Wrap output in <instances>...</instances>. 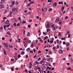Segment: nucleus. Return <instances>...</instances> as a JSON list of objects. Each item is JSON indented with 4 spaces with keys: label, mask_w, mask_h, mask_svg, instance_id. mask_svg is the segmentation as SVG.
I'll use <instances>...</instances> for the list:
<instances>
[{
    "label": "nucleus",
    "mask_w": 73,
    "mask_h": 73,
    "mask_svg": "<svg viewBox=\"0 0 73 73\" xmlns=\"http://www.w3.org/2000/svg\"><path fill=\"white\" fill-rule=\"evenodd\" d=\"M66 45L67 46H68V45H69V43H68L67 42L66 43Z\"/></svg>",
    "instance_id": "nucleus-25"
},
{
    "label": "nucleus",
    "mask_w": 73,
    "mask_h": 73,
    "mask_svg": "<svg viewBox=\"0 0 73 73\" xmlns=\"http://www.w3.org/2000/svg\"><path fill=\"white\" fill-rule=\"evenodd\" d=\"M51 1H52V0H48V2H51Z\"/></svg>",
    "instance_id": "nucleus-31"
},
{
    "label": "nucleus",
    "mask_w": 73,
    "mask_h": 73,
    "mask_svg": "<svg viewBox=\"0 0 73 73\" xmlns=\"http://www.w3.org/2000/svg\"><path fill=\"white\" fill-rule=\"evenodd\" d=\"M48 8H49V7L48 6V7L45 6V7H44V9H45L46 11V10H47V9H48Z\"/></svg>",
    "instance_id": "nucleus-15"
},
{
    "label": "nucleus",
    "mask_w": 73,
    "mask_h": 73,
    "mask_svg": "<svg viewBox=\"0 0 73 73\" xmlns=\"http://www.w3.org/2000/svg\"><path fill=\"white\" fill-rule=\"evenodd\" d=\"M39 62H38L36 61L35 62H34V65H37H37L38 64Z\"/></svg>",
    "instance_id": "nucleus-4"
},
{
    "label": "nucleus",
    "mask_w": 73,
    "mask_h": 73,
    "mask_svg": "<svg viewBox=\"0 0 73 73\" xmlns=\"http://www.w3.org/2000/svg\"><path fill=\"white\" fill-rule=\"evenodd\" d=\"M26 23V22H25V21H23L22 22V24H25V23Z\"/></svg>",
    "instance_id": "nucleus-20"
},
{
    "label": "nucleus",
    "mask_w": 73,
    "mask_h": 73,
    "mask_svg": "<svg viewBox=\"0 0 73 73\" xmlns=\"http://www.w3.org/2000/svg\"><path fill=\"white\" fill-rule=\"evenodd\" d=\"M11 4L12 5H14V4H15V1H13L11 2Z\"/></svg>",
    "instance_id": "nucleus-8"
},
{
    "label": "nucleus",
    "mask_w": 73,
    "mask_h": 73,
    "mask_svg": "<svg viewBox=\"0 0 73 73\" xmlns=\"http://www.w3.org/2000/svg\"><path fill=\"white\" fill-rule=\"evenodd\" d=\"M56 49V47H55L54 46L53 47V49Z\"/></svg>",
    "instance_id": "nucleus-62"
},
{
    "label": "nucleus",
    "mask_w": 73,
    "mask_h": 73,
    "mask_svg": "<svg viewBox=\"0 0 73 73\" xmlns=\"http://www.w3.org/2000/svg\"><path fill=\"white\" fill-rule=\"evenodd\" d=\"M34 3L35 2H34V1H31L30 2V4H33V3Z\"/></svg>",
    "instance_id": "nucleus-24"
},
{
    "label": "nucleus",
    "mask_w": 73,
    "mask_h": 73,
    "mask_svg": "<svg viewBox=\"0 0 73 73\" xmlns=\"http://www.w3.org/2000/svg\"><path fill=\"white\" fill-rule=\"evenodd\" d=\"M18 20L19 21H21V18L20 17H19V18L18 19Z\"/></svg>",
    "instance_id": "nucleus-18"
},
{
    "label": "nucleus",
    "mask_w": 73,
    "mask_h": 73,
    "mask_svg": "<svg viewBox=\"0 0 73 73\" xmlns=\"http://www.w3.org/2000/svg\"><path fill=\"white\" fill-rule=\"evenodd\" d=\"M21 54L22 55H23V54H25V52L23 51H22L21 52Z\"/></svg>",
    "instance_id": "nucleus-14"
},
{
    "label": "nucleus",
    "mask_w": 73,
    "mask_h": 73,
    "mask_svg": "<svg viewBox=\"0 0 73 73\" xmlns=\"http://www.w3.org/2000/svg\"><path fill=\"white\" fill-rule=\"evenodd\" d=\"M7 25H4L3 28H7Z\"/></svg>",
    "instance_id": "nucleus-26"
},
{
    "label": "nucleus",
    "mask_w": 73,
    "mask_h": 73,
    "mask_svg": "<svg viewBox=\"0 0 73 73\" xmlns=\"http://www.w3.org/2000/svg\"><path fill=\"white\" fill-rule=\"evenodd\" d=\"M66 42H63V44H65Z\"/></svg>",
    "instance_id": "nucleus-59"
},
{
    "label": "nucleus",
    "mask_w": 73,
    "mask_h": 73,
    "mask_svg": "<svg viewBox=\"0 0 73 73\" xmlns=\"http://www.w3.org/2000/svg\"><path fill=\"white\" fill-rule=\"evenodd\" d=\"M6 48H8V45H6Z\"/></svg>",
    "instance_id": "nucleus-56"
},
{
    "label": "nucleus",
    "mask_w": 73,
    "mask_h": 73,
    "mask_svg": "<svg viewBox=\"0 0 73 73\" xmlns=\"http://www.w3.org/2000/svg\"><path fill=\"white\" fill-rule=\"evenodd\" d=\"M28 27H29V28H30L31 27L30 25H29L28 26Z\"/></svg>",
    "instance_id": "nucleus-38"
},
{
    "label": "nucleus",
    "mask_w": 73,
    "mask_h": 73,
    "mask_svg": "<svg viewBox=\"0 0 73 73\" xmlns=\"http://www.w3.org/2000/svg\"><path fill=\"white\" fill-rule=\"evenodd\" d=\"M2 40H5V38L3 37H2Z\"/></svg>",
    "instance_id": "nucleus-34"
},
{
    "label": "nucleus",
    "mask_w": 73,
    "mask_h": 73,
    "mask_svg": "<svg viewBox=\"0 0 73 73\" xmlns=\"http://www.w3.org/2000/svg\"><path fill=\"white\" fill-rule=\"evenodd\" d=\"M50 42H51V43H53V40L50 41Z\"/></svg>",
    "instance_id": "nucleus-46"
},
{
    "label": "nucleus",
    "mask_w": 73,
    "mask_h": 73,
    "mask_svg": "<svg viewBox=\"0 0 73 73\" xmlns=\"http://www.w3.org/2000/svg\"><path fill=\"white\" fill-rule=\"evenodd\" d=\"M17 26H20V24H19V23H18L17 24Z\"/></svg>",
    "instance_id": "nucleus-44"
},
{
    "label": "nucleus",
    "mask_w": 73,
    "mask_h": 73,
    "mask_svg": "<svg viewBox=\"0 0 73 73\" xmlns=\"http://www.w3.org/2000/svg\"><path fill=\"white\" fill-rule=\"evenodd\" d=\"M58 41H59V40H58V39L57 41V44H58Z\"/></svg>",
    "instance_id": "nucleus-49"
},
{
    "label": "nucleus",
    "mask_w": 73,
    "mask_h": 73,
    "mask_svg": "<svg viewBox=\"0 0 73 73\" xmlns=\"http://www.w3.org/2000/svg\"><path fill=\"white\" fill-rule=\"evenodd\" d=\"M60 20V18L59 17H57L56 19L55 20V22L56 23H58L59 21Z\"/></svg>",
    "instance_id": "nucleus-1"
},
{
    "label": "nucleus",
    "mask_w": 73,
    "mask_h": 73,
    "mask_svg": "<svg viewBox=\"0 0 73 73\" xmlns=\"http://www.w3.org/2000/svg\"><path fill=\"white\" fill-rule=\"evenodd\" d=\"M18 58H20V57H21L20 55L19 54L18 55Z\"/></svg>",
    "instance_id": "nucleus-36"
},
{
    "label": "nucleus",
    "mask_w": 73,
    "mask_h": 73,
    "mask_svg": "<svg viewBox=\"0 0 73 73\" xmlns=\"http://www.w3.org/2000/svg\"><path fill=\"white\" fill-rule=\"evenodd\" d=\"M25 72L26 73H28V70H26L25 71Z\"/></svg>",
    "instance_id": "nucleus-50"
},
{
    "label": "nucleus",
    "mask_w": 73,
    "mask_h": 73,
    "mask_svg": "<svg viewBox=\"0 0 73 73\" xmlns=\"http://www.w3.org/2000/svg\"><path fill=\"white\" fill-rule=\"evenodd\" d=\"M3 50L4 52V54L5 55H6V54H7V52H6V51L4 49H3Z\"/></svg>",
    "instance_id": "nucleus-13"
},
{
    "label": "nucleus",
    "mask_w": 73,
    "mask_h": 73,
    "mask_svg": "<svg viewBox=\"0 0 73 73\" xmlns=\"http://www.w3.org/2000/svg\"><path fill=\"white\" fill-rule=\"evenodd\" d=\"M24 12H25V13H27V10H26Z\"/></svg>",
    "instance_id": "nucleus-63"
},
{
    "label": "nucleus",
    "mask_w": 73,
    "mask_h": 73,
    "mask_svg": "<svg viewBox=\"0 0 73 73\" xmlns=\"http://www.w3.org/2000/svg\"><path fill=\"white\" fill-rule=\"evenodd\" d=\"M67 70H71L72 69H71V68L69 67L68 68H67Z\"/></svg>",
    "instance_id": "nucleus-12"
},
{
    "label": "nucleus",
    "mask_w": 73,
    "mask_h": 73,
    "mask_svg": "<svg viewBox=\"0 0 73 73\" xmlns=\"http://www.w3.org/2000/svg\"><path fill=\"white\" fill-rule=\"evenodd\" d=\"M24 6L25 7H28V5H26L25 6V5H24Z\"/></svg>",
    "instance_id": "nucleus-52"
},
{
    "label": "nucleus",
    "mask_w": 73,
    "mask_h": 73,
    "mask_svg": "<svg viewBox=\"0 0 73 73\" xmlns=\"http://www.w3.org/2000/svg\"><path fill=\"white\" fill-rule=\"evenodd\" d=\"M27 51H28V52H29L30 51V48H28L27 49Z\"/></svg>",
    "instance_id": "nucleus-17"
},
{
    "label": "nucleus",
    "mask_w": 73,
    "mask_h": 73,
    "mask_svg": "<svg viewBox=\"0 0 73 73\" xmlns=\"http://www.w3.org/2000/svg\"><path fill=\"white\" fill-rule=\"evenodd\" d=\"M26 58H28V55H26Z\"/></svg>",
    "instance_id": "nucleus-57"
},
{
    "label": "nucleus",
    "mask_w": 73,
    "mask_h": 73,
    "mask_svg": "<svg viewBox=\"0 0 73 73\" xmlns=\"http://www.w3.org/2000/svg\"><path fill=\"white\" fill-rule=\"evenodd\" d=\"M39 41H40L41 43H42V42H43V41H42V40L41 39H40V40H39Z\"/></svg>",
    "instance_id": "nucleus-22"
},
{
    "label": "nucleus",
    "mask_w": 73,
    "mask_h": 73,
    "mask_svg": "<svg viewBox=\"0 0 73 73\" xmlns=\"http://www.w3.org/2000/svg\"><path fill=\"white\" fill-rule=\"evenodd\" d=\"M11 70H12V71H13V68H11Z\"/></svg>",
    "instance_id": "nucleus-53"
},
{
    "label": "nucleus",
    "mask_w": 73,
    "mask_h": 73,
    "mask_svg": "<svg viewBox=\"0 0 73 73\" xmlns=\"http://www.w3.org/2000/svg\"><path fill=\"white\" fill-rule=\"evenodd\" d=\"M7 10H5V11H4V13H7Z\"/></svg>",
    "instance_id": "nucleus-41"
},
{
    "label": "nucleus",
    "mask_w": 73,
    "mask_h": 73,
    "mask_svg": "<svg viewBox=\"0 0 73 73\" xmlns=\"http://www.w3.org/2000/svg\"><path fill=\"white\" fill-rule=\"evenodd\" d=\"M15 4L16 5H19V3L17 1H16L15 2Z\"/></svg>",
    "instance_id": "nucleus-16"
},
{
    "label": "nucleus",
    "mask_w": 73,
    "mask_h": 73,
    "mask_svg": "<svg viewBox=\"0 0 73 73\" xmlns=\"http://www.w3.org/2000/svg\"><path fill=\"white\" fill-rule=\"evenodd\" d=\"M71 10L72 11H73V6L71 7Z\"/></svg>",
    "instance_id": "nucleus-42"
},
{
    "label": "nucleus",
    "mask_w": 73,
    "mask_h": 73,
    "mask_svg": "<svg viewBox=\"0 0 73 73\" xmlns=\"http://www.w3.org/2000/svg\"><path fill=\"white\" fill-rule=\"evenodd\" d=\"M37 68L38 69V70H40V68L39 67L37 66Z\"/></svg>",
    "instance_id": "nucleus-39"
},
{
    "label": "nucleus",
    "mask_w": 73,
    "mask_h": 73,
    "mask_svg": "<svg viewBox=\"0 0 73 73\" xmlns=\"http://www.w3.org/2000/svg\"><path fill=\"white\" fill-rule=\"evenodd\" d=\"M5 0H1V3H4Z\"/></svg>",
    "instance_id": "nucleus-21"
},
{
    "label": "nucleus",
    "mask_w": 73,
    "mask_h": 73,
    "mask_svg": "<svg viewBox=\"0 0 73 73\" xmlns=\"http://www.w3.org/2000/svg\"><path fill=\"white\" fill-rule=\"evenodd\" d=\"M47 27L48 28H49V23H48L47 24Z\"/></svg>",
    "instance_id": "nucleus-10"
},
{
    "label": "nucleus",
    "mask_w": 73,
    "mask_h": 73,
    "mask_svg": "<svg viewBox=\"0 0 73 73\" xmlns=\"http://www.w3.org/2000/svg\"><path fill=\"white\" fill-rule=\"evenodd\" d=\"M52 53V51H50L49 52V54H51V55H52V53Z\"/></svg>",
    "instance_id": "nucleus-40"
},
{
    "label": "nucleus",
    "mask_w": 73,
    "mask_h": 73,
    "mask_svg": "<svg viewBox=\"0 0 73 73\" xmlns=\"http://www.w3.org/2000/svg\"><path fill=\"white\" fill-rule=\"evenodd\" d=\"M52 9H49L48 10V11L49 12L50 11H52Z\"/></svg>",
    "instance_id": "nucleus-32"
},
{
    "label": "nucleus",
    "mask_w": 73,
    "mask_h": 73,
    "mask_svg": "<svg viewBox=\"0 0 73 73\" xmlns=\"http://www.w3.org/2000/svg\"><path fill=\"white\" fill-rule=\"evenodd\" d=\"M3 19V20H5L6 19V17H4Z\"/></svg>",
    "instance_id": "nucleus-60"
},
{
    "label": "nucleus",
    "mask_w": 73,
    "mask_h": 73,
    "mask_svg": "<svg viewBox=\"0 0 73 73\" xmlns=\"http://www.w3.org/2000/svg\"><path fill=\"white\" fill-rule=\"evenodd\" d=\"M48 42L49 43L50 42V41H49V39H48Z\"/></svg>",
    "instance_id": "nucleus-58"
},
{
    "label": "nucleus",
    "mask_w": 73,
    "mask_h": 73,
    "mask_svg": "<svg viewBox=\"0 0 73 73\" xmlns=\"http://www.w3.org/2000/svg\"><path fill=\"white\" fill-rule=\"evenodd\" d=\"M3 66V65L1 64L0 65V68H2Z\"/></svg>",
    "instance_id": "nucleus-43"
},
{
    "label": "nucleus",
    "mask_w": 73,
    "mask_h": 73,
    "mask_svg": "<svg viewBox=\"0 0 73 73\" xmlns=\"http://www.w3.org/2000/svg\"><path fill=\"white\" fill-rule=\"evenodd\" d=\"M59 35L60 36H61V33L60 32H59L58 33Z\"/></svg>",
    "instance_id": "nucleus-35"
},
{
    "label": "nucleus",
    "mask_w": 73,
    "mask_h": 73,
    "mask_svg": "<svg viewBox=\"0 0 73 73\" xmlns=\"http://www.w3.org/2000/svg\"><path fill=\"white\" fill-rule=\"evenodd\" d=\"M42 62H43V61L42 60L40 62V64H42Z\"/></svg>",
    "instance_id": "nucleus-54"
},
{
    "label": "nucleus",
    "mask_w": 73,
    "mask_h": 73,
    "mask_svg": "<svg viewBox=\"0 0 73 73\" xmlns=\"http://www.w3.org/2000/svg\"><path fill=\"white\" fill-rule=\"evenodd\" d=\"M48 38V36H46L45 37V38H44V40H46V38Z\"/></svg>",
    "instance_id": "nucleus-27"
},
{
    "label": "nucleus",
    "mask_w": 73,
    "mask_h": 73,
    "mask_svg": "<svg viewBox=\"0 0 73 73\" xmlns=\"http://www.w3.org/2000/svg\"><path fill=\"white\" fill-rule=\"evenodd\" d=\"M54 68H52L51 69V70H54Z\"/></svg>",
    "instance_id": "nucleus-61"
},
{
    "label": "nucleus",
    "mask_w": 73,
    "mask_h": 73,
    "mask_svg": "<svg viewBox=\"0 0 73 73\" xmlns=\"http://www.w3.org/2000/svg\"><path fill=\"white\" fill-rule=\"evenodd\" d=\"M9 41H10V42H12V38H11V39L9 40Z\"/></svg>",
    "instance_id": "nucleus-64"
},
{
    "label": "nucleus",
    "mask_w": 73,
    "mask_h": 73,
    "mask_svg": "<svg viewBox=\"0 0 73 73\" xmlns=\"http://www.w3.org/2000/svg\"><path fill=\"white\" fill-rule=\"evenodd\" d=\"M56 28H57V27H54V28L52 29L53 31H55V30H56Z\"/></svg>",
    "instance_id": "nucleus-11"
},
{
    "label": "nucleus",
    "mask_w": 73,
    "mask_h": 73,
    "mask_svg": "<svg viewBox=\"0 0 73 73\" xmlns=\"http://www.w3.org/2000/svg\"><path fill=\"white\" fill-rule=\"evenodd\" d=\"M7 27V28H8L9 27V26H10V24H9V25H6Z\"/></svg>",
    "instance_id": "nucleus-29"
},
{
    "label": "nucleus",
    "mask_w": 73,
    "mask_h": 73,
    "mask_svg": "<svg viewBox=\"0 0 73 73\" xmlns=\"http://www.w3.org/2000/svg\"><path fill=\"white\" fill-rule=\"evenodd\" d=\"M39 17L38 16H37L36 17V19H39Z\"/></svg>",
    "instance_id": "nucleus-55"
},
{
    "label": "nucleus",
    "mask_w": 73,
    "mask_h": 73,
    "mask_svg": "<svg viewBox=\"0 0 73 73\" xmlns=\"http://www.w3.org/2000/svg\"><path fill=\"white\" fill-rule=\"evenodd\" d=\"M8 30H9H9H11V31H12V29H11V28H8Z\"/></svg>",
    "instance_id": "nucleus-47"
},
{
    "label": "nucleus",
    "mask_w": 73,
    "mask_h": 73,
    "mask_svg": "<svg viewBox=\"0 0 73 73\" xmlns=\"http://www.w3.org/2000/svg\"><path fill=\"white\" fill-rule=\"evenodd\" d=\"M33 46H34V45H33V44H32V45H31V47L32 46V48H33Z\"/></svg>",
    "instance_id": "nucleus-51"
},
{
    "label": "nucleus",
    "mask_w": 73,
    "mask_h": 73,
    "mask_svg": "<svg viewBox=\"0 0 73 73\" xmlns=\"http://www.w3.org/2000/svg\"><path fill=\"white\" fill-rule=\"evenodd\" d=\"M3 45H5V46H6L7 45V43H3Z\"/></svg>",
    "instance_id": "nucleus-19"
},
{
    "label": "nucleus",
    "mask_w": 73,
    "mask_h": 73,
    "mask_svg": "<svg viewBox=\"0 0 73 73\" xmlns=\"http://www.w3.org/2000/svg\"><path fill=\"white\" fill-rule=\"evenodd\" d=\"M12 11H9V16H11L12 14Z\"/></svg>",
    "instance_id": "nucleus-7"
},
{
    "label": "nucleus",
    "mask_w": 73,
    "mask_h": 73,
    "mask_svg": "<svg viewBox=\"0 0 73 73\" xmlns=\"http://www.w3.org/2000/svg\"><path fill=\"white\" fill-rule=\"evenodd\" d=\"M70 33V31H68L67 32V34H69Z\"/></svg>",
    "instance_id": "nucleus-48"
},
{
    "label": "nucleus",
    "mask_w": 73,
    "mask_h": 73,
    "mask_svg": "<svg viewBox=\"0 0 73 73\" xmlns=\"http://www.w3.org/2000/svg\"><path fill=\"white\" fill-rule=\"evenodd\" d=\"M64 52V50H59V53H60V54H62V53H63Z\"/></svg>",
    "instance_id": "nucleus-2"
},
{
    "label": "nucleus",
    "mask_w": 73,
    "mask_h": 73,
    "mask_svg": "<svg viewBox=\"0 0 73 73\" xmlns=\"http://www.w3.org/2000/svg\"><path fill=\"white\" fill-rule=\"evenodd\" d=\"M12 11L13 12H15V11H17V8H13L12 9Z\"/></svg>",
    "instance_id": "nucleus-3"
},
{
    "label": "nucleus",
    "mask_w": 73,
    "mask_h": 73,
    "mask_svg": "<svg viewBox=\"0 0 73 73\" xmlns=\"http://www.w3.org/2000/svg\"><path fill=\"white\" fill-rule=\"evenodd\" d=\"M3 8H4V5H1L0 7V9H2Z\"/></svg>",
    "instance_id": "nucleus-6"
},
{
    "label": "nucleus",
    "mask_w": 73,
    "mask_h": 73,
    "mask_svg": "<svg viewBox=\"0 0 73 73\" xmlns=\"http://www.w3.org/2000/svg\"><path fill=\"white\" fill-rule=\"evenodd\" d=\"M13 25L15 27H16V24L15 23H14Z\"/></svg>",
    "instance_id": "nucleus-28"
},
{
    "label": "nucleus",
    "mask_w": 73,
    "mask_h": 73,
    "mask_svg": "<svg viewBox=\"0 0 73 73\" xmlns=\"http://www.w3.org/2000/svg\"><path fill=\"white\" fill-rule=\"evenodd\" d=\"M9 23V21H8V20H7L5 22V23L6 24H8Z\"/></svg>",
    "instance_id": "nucleus-5"
},
{
    "label": "nucleus",
    "mask_w": 73,
    "mask_h": 73,
    "mask_svg": "<svg viewBox=\"0 0 73 73\" xmlns=\"http://www.w3.org/2000/svg\"><path fill=\"white\" fill-rule=\"evenodd\" d=\"M53 6L54 7H56V6H57V3H54L53 4Z\"/></svg>",
    "instance_id": "nucleus-9"
},
{
    "label": "nucleus",
    "mask_w": 73,
    "mask_h": 73,
    "mask_svg": "<svg viewBox=\"0 0 73 73\" xmlns=\"http://www.w3.org/2000/svg\"><path fill=\"white\" fill-rule=\"evenodd\" d=\"M3 29V27H1L0 29V31L1 30H2Z\"/></svg>",
    "instance_id": "nucleus-33"
},
{
    "label": "nucleus",
    "mask_w": 73,
    "mask_h": 73,
    "mask_svg": "<svg viewBox=\"0 0 73 73\" xmlns=\"http://www.w3.org/2000/svg\"><path fill=\"white\" fill-rule=\"evenodd\" d=\"M5 20L4 19L2 21V22H5Z\"/></svg>",
    "instance_id": "nucleus-37"
},
{
    "label": "nucleus",
    "mask_w": 73,
    "mask_h": 73,
    "mask_svg": "<svg viewBox=\"0 0 73 73\" xmlns=\"http://www.w3.org/2000/svg\"><path fill=\"white\" fill-rule=\"evenodd\" d=\"M64 7H62V11H63V10H64Z\"/></svg>",
    "instance_id": "nucleus-30"
},
{
    "label": "nucleus",
    "mask_w": 73,
    "mask_h": 73,
    "mask_svg": "<svg viewBox=\"0 0 73 73\" xmlns=\"http://www.w3.org/2000/svg\"><path fill=\"white\" fill-rule=\"evenodd\" d=\"M29 35H30V33L28 32V33L27 35V36H29Z\"/></svg>",
    "instance_id": "nucleus-23"
},
{
    "label": "nucleus",
    "mask_w": 73,
    "mask_h": 73,
    "mask_svg": "<svg viewBox=\"0 0 73 73\" xmlns=\"http://www.w3.org/2000/svg\"><path fill=\"white\" fill-rule=\"evenodd\" d=\"M27 5L28 6H30V5H31V3H28V4H27Z\"/></svg>",
    "instance_id": "nucleus-45"
}]
</instances>
